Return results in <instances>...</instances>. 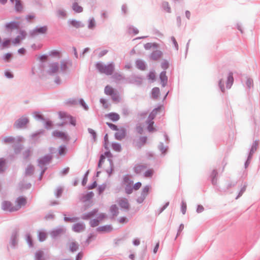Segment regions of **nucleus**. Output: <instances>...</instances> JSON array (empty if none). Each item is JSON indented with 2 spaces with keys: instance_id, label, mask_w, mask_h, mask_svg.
I'll return each instance as SVG.
<instances>
[{
  "instance_id": "1",
  "label": "nucleus",
  "mask_w": 260,
  "mask_h": 260,
  "mask_svg": "<svg viewBox=\"0 0 260 260\" xmlns=\"http://www.w3.org/2000/svg\"><path fill=\"white\" fill-rule=\"evenodd\" d=\"M71 63L66 60H62L58 62H52L49 66V71L51 73L67 71Z\"/></svg>"
},
{
  "instance_id": "2",
  "label": "nucleus",
  "mask_w": 260,
  "mask_h": 260,
  "mask_svg": "<svg viewBox=\"0 0 260 260\" xmlns=\"http://www.w3.org/2000/svg\"><path fill=\"white\" fill-rule=\"evenodd\" d=\"M224 77L219 82V86L222 92H224L226 89H230L234 82L233 74L232 72H229L225 75Z\"/></svg>"
},
{
  "instance_id": "3",
  "label": "nucleus",
  "mask_w": 260,
  "mask_h": 260,
  "mask_svg": "<svg viewBox=\"0 0 260 260\" xmlns=\"http://www.w3.org/2000/svg\"><path fill=\"white\" fill-rule=\"evenodd\" d=\"M164 109L163 106H160L158 107L157 108H155L154 109L151 113L150 114L148 117V120L146 122V124L147 125V131L150 133H153L155 131H156V128L154 126V122L153 121V119L155 117L156 115L157 114V112L162 110Z\"/></svg>"
},
{
  "instance_id": "4",
  "label": "nucleus",
  "mask_w": 260,
  "mask_h": 260,
  "mask_svg": "<svg viewBox=\"0 0 260 260\" xmlns=\"http://www.w3.org/2000/svg\"><path fill=\"white\" fill-rule=\"evenodd\" d=\"M96 68L101 73L107 75H112L114 71V65L113 63L105 65L99 62L96 64Z\"/></svg>"
},
{
  "instance_id": "5",
  "label": "nucleus",
  "mask_w": 260,
  "mask_h": 260,
  "mask_svg": "<svg viewBox=\"0 0 260 260\" xmlns=\"http://www.w3.org/2000/svg\"><path fill=\"white\" fill-rule=\"evenodd\" d=\"M151 189V186L149 185L145 186L142 189L140 196L137 199V202L139 203H142L147 195L148 194L149 191Z\"/></svg>"
},
{
  "instance_id": "6",
  "label": "nucleus",
  "mask_w": 260,
  "mask_h": 260,
  "mask_svg": "<svg viewBox=\"0 0 260 260\" xmlns=\"http://www.w3.org/2000/svg\"><path fill=\"white\" fill-rule=\"evenodd\" d=\"M52 136L63 141H68L69 140V137L67 133L58 130L54 131L52 133Z\"/></svg>"
},
{
  "instance_id": "7",
  "label": "nucleus",
  "mask_w": 260,
  "mask_h": 260,
  "mask_svg": "<svg viewBox=\"0 0 260 260\" xmlns=\"http://www.w3.org/2000/svg\"><path fill=\"white\" fill-rule=\"evenodd\" d=\"M106 217L104 214H100L97 219H94L90 221V224L92 227L98 226L100 223L106 219Z\"/></svg>"
},
{
  "instance_id": "8",
  "label": "nucleus",
  "mask_w": 260,
  "mask_h": 260,
  "mask_svg": "<svg viewBox=\"0 0 260 260\" xmlns=\"http://www.w3.org/2000/svg\"><path fill=\"white\" fill-rule=\"evenodd\" d=\"M2 208L3 210L9 212L15 211L14 206L9 201H4L2 204Z\"/></svg>"
},
{
  "instance_id": "9",
  "label": "nucleus",
  "mask_w": 260,
  "mask_h": 260,
  "mask_svg": "<svg viewBox=\"0 0 260 260\" xmlns=\"http://www.w3.org/2000/svg\"><path fill=\"white\" fill-rule=\"evenodd\" d=\"M112 157V154L109 151H106L104 154H102L101 155L100 159L99 162V167L101 168L102 166V164L104 162L106 157L108 158V160L109 161V163L111 165V162L110 158Z\"/></svg>"
},
{
  "instance_id": "10",
  "label": "nucleus",
  "mask_w": 260,
  "mask_h": 260,
  "mask_svg": "<svg viewBox=\"0 0 260 260\" xmlns=\"http://www.w3.org/2000/svg\"><path fill=\"white\" fill-rule=\"evenodd\" d=\"M47 26H42L35 28L31 32L32 36H37L38 35L44 34L47 32Z\"/></svg>"
},
{
  "instance_id": "11",
  "label": "nucleus",
  "mask_w": 260,
  "mask_h": 260,
  "mask_svg": "<svg viewBox=\"0 0 260 260\" xmlns=\"http://www.w3.org/2000/svg\"><path fill=\"white\" fill-rule=\"evenodd\" d=\"M29 122L27 117L22 116L20 117L17 122V127L23 128L25 127Z\"/></svg>"
},
{
  "instance_id": "12",
  "label": "nucleus",
  "mask_w": 260,
  "mask_h": 260,
  "mask_svg": "<svg viewBox=\"0 0 260 260\" xmlns=\"http://www.w3.org/2000/svg\"><path fill=\"white\" fill-rule=\"evenodd\" d=\"M27 203L26 198L23 196H20L17 198V210L24 206Z\"/></svg>"
},
{
  "instance_id": "13",
  "label": "nucleus",
  "mask_w": 260,
  "mask_h": 260,
  "mask_svg": "<svg viewBox=\"0 0 260 260\" xmlns=\"http://www.w3.org/2000/svg\"><path fill=\"white\" fill-rule=\"evenodd\" d=\"M119 205L122 208L128 209L129 205L127 199L125 198H121L118 201Z\"/></svg>"
},
{
  "instance_id": "14",
  "label": "nucleus",
  "mask_w": 260,
  "mask_h": 260,
  "mask_svg": "<svg viewBox=\"0 0 260 260\" xmlns=\"http://www.w3.org/2000/svg\"><path fill=\"white\" fill-rule=\"evenodd\" d=\"M146 168L147 166L146 165L137 164L134 167V170L136 174H139L142 172Z\"/></svg>"
},
{
  "instance_id": "15",
  "label": "nucleus",
  "mask_w": 260,
  "mask_h": 260,
  "mask_svg": "<svg viewBox=\"0 0 260 260\" xmlns=\"http://www.w3.org/2000/svg\"><path fill=\"white\" fill-rule=\"evenodd\" d=\"M73 229L76 232H81L85 229V226L82 223H77L73 225Z\"/></svg>"
},
{
  "instance_id": "16",
  "label": "nucleus",
  "mask_w": 260,
  "mask_h": 260,
  "mask_svg": "<svg viewBox=\"0 0 260 260\" xmlns=\"http://www.w3.org/2000/svg\"><path fill=\"white\" fill-rule=\"evenodd\" d=\"M118 131L115 134L116 138L118 140H121L124 138L126 135V132L125 129H120L119 130H117Z\"/></svg>"
},
{
  "instance_id": "17",
  "label": "nucleus",
  "mask_w": 260,
  "mask_h": 260,
  "mask_svg": "<svg viewBox=\"0 0 260 260\" xmlns=\"http://www.w3.org/2000/svg\"><path fill=\"white\" fill-rule=\"evenodd\" d=\"M98 212L97 209H94L91 212H90L88 213H85L83 215L82 218L83 219H88L91 217H92L96 213Z\"/></svg>"
},
{
  "instance_id": "18",
  "label": "nucleus",
  "mask_w": 260,
  "mask_h": 260,
  "mask_svg": "<svg viewBox=\"0 0 260 260\" xmlns=\"http://www.w3.org/2000/svg\"><path fill=\"white\" fill-rule=\"evenodd\" d=\"M26 36V33L24 31L21 29H19L17 27V43L25 38Z\"/></svg>"
},
{
  "instance_id": "19",
  "label": "nucleus",
  "mask_w": 260,
  "mask_h": 260,
  "mask_svg": "<svg viewBox=\"0 0 260 260\" xmlns=\"http://www.w3.org/2000/svg\"><path fill=\"white\" fill-rule=\"evenodd\" d=\"M116 92L115 89L109 85H107L105 88V93L107 95H111Z\"/></svg>"
},
{
  "instance_id": "20",
  "label": "nucleus",
  "mask_w": 260,
  "mask_h": 260,
  "mask_svg": "<svg viewBox=\"0 0 260 260\" xmlns=\"http://www.w3.org/2000/svg\"><path fill=\"white\" fill-rule=\"evenodd\" d=\"M162 55L161 51H154L151 55V58L153 60H157L159 59Z\"/></svg>"
},
{
  "instance_id": "21",
  "label": "nucleus",
  "mask_w": 260,
  "mask_h": 260,
  "mask_svg": "<svg viewBox=\"0 0 260 260\" xmlns=\"http://www.w3.org/2000/svg\"><path fill=\"white\" fill-rule=\"evenodd\" d=\"M160 79L163 86H165L167 82V77L166 75V72H162L160 74Z\"/></svg>"
},
{
  "instance_id": "22",
  "label": "nucleus",
  "mask_w": 260,
  "mask_h": 260,
  "mask_svg": "<svg viewBox=\"0 0 260 260\" xmlns=\"http://www.w3.org/2000/svg\"><path fill=\"white\" fill-rule=\"evenodd\" d=\"M107 117L113 121H117L119 119V115L115 113H111L107 115Z\"/></svg>"
},
{
  "instance_id": "23",
  "label": "nucleus",
  "mask_w": 260,
  "mask_h": 260,
  "mask_svg": "<svg viewBox=\"0 0 260 260\" xmlns=\"http://www.w3.org/2000/svg\"><path fill=\"white\" fill-rule=\"evenodd\" d=\"M98 231L104 232H109L112 230V228L110 225L99 227Z\"/></svg>"
},
{
  "instance_id": "24",
  "label": "nucleus",
  "mask_w": 260,
  "mask_h": 260,
  "mask_svg": "<svg viewBox=\"0 0 260 260\" xmlns=\"http://www.w3.org/2000/svg\"><path fill=\"white\" fill-rule=\"evenodd\" d=\"M133 181L129 178L128 175H125L123 178V183L124 186L132 185Z\"/></svg>"
},
{
  "instance_id": "25",
  "label": "nucleus",
  "mask_w": 260,
  "mask_h": 260,
  "mask_svg": "<svg viewBox=\"0 0 260 260\" xmlns=\"http://www.w3.org/2000/svg\"><path fill=\"white\" fill-rule=\"evenodd\" d=\"M72 8L77 13H81L83 11V8L79 6L77 3L73 4Z\"/></svg>"
},
{
  "instance_id": "26",
  "label": "nucleus",
  "mask_w": 260,
  "mask_h": 260,
  "mask_svg": "<svg viewBox=\"0 0 260 260\" xmlns=\"http://www.w3.org/2000/svg\"><path fill=\"white\" fill-rule=\"evenodd\" d=\"M69 23L71 25L76 28H79L82 26L81 22L76 20H71L69 21Z\"/></svg>"
},
{
  "instance_id": "27",
  "label": "nucleus",
  "mask_w": 260,
  "mask_h": 260,
  "mask_svg": "<svg viewBox=\"0 0 260 260\" xmlns=\"http://www.w3.org/2000/svg\"><path fill=\"white\" fill-rule=\"evenodd\" d=\"M159 89L157 87H155L152 89V96L153 98H157L159 94Z\"/></svg>"
},
{
  "instance_id": "28",
  "label": "nucleus",
  "mask_w": 260,
  "mask_h": 260,
  "mask_svg": "<svg viewBox=\"0 0 260 260\" xmlns=\"http://www.w3.org/2000/svg\"><path fill=\"white\" fill-rule=\"evenodd\" d=\"M93 197V193L91 191L89 192L83 197L82 201L83 202L87 201L88 200H90Z\"/></svg>"
},
{
  "instance_id": "29",
  "label": "nucleus",
  "mask_w": 260,
  "mask_h": 260,
  "mask_svg": "<svg viewBox=\"0 0 260 260\" xmlns=\"http://www.w3.org/2000/svg\"><path fill=\"white\" fill-rule=\"evenodd\" d=\"M12 42L10 40H6L4 41L2 44V49L8 48L10 46Z\"/></svg>"
},
{
  "instance_id": "30",
  "label": "nucleus",
  "mask_w": 260,
  "mask_h": 260,
  "mask_svg": "<svg viewBox=\"0 0 260 260\" xmlns=\"http://www.w3.org/2000/svg\"><path fill=\"white\" fill-rule=\"evenodd\" d=\"M124 188L125 192L128 194H131L134 190L133 186L132 185H125Z\"/></svg>"
},
{
  "instance_id": "31",
  "label": "nucleus",
  "mask_w": 260,
  "mask_h": 260,
  "mask_svg": "<svg viewBox=\"0 0 260 260\" xmlns=\"http://www.w3.org/2000/svg\"><path fill=\"white\" fill-rule=\"evenodd\" d=\"M69 247L72 251H76L78 248V244L74 242H72L70 243Z\"/></svg>"
},
{
  "instance_id": "32",
  "label": "nucleus",
  "mask_w": 260,
  "mask_h": 260,
  "mask_svg": "<svg viewBox=\"0 0 260 260\" xmlns=\"http://www.w3.org/2000/svg\"><path fill=\"white\" fill-rule=\"evenodd\" d=\"M39 239L40 241H44L47 238V234L44 232H40L39 233Z\"/></svg>"
},
{
  "instance_id": "33",
  "label": "nucleus",
  "mask_w": 260,
  "mask_h": 260,
  "mask_svg": "<svg viewBox=\"0 0 260 260\" xmlns=\"http://www.w3.org/2000/svg\"><path fill=\"white\" fill-rule=\"evenodd\" d=\"M136 65L139 69L142 70H144L145 68V65L144 62L142 60H137L136 62Z\"/></svg>"
},
{
  "instance_id": "34",
  "label": "nucleus",
  "mask_w": 260,
  "mask_h": 260,
  "mask_svg": "<svg viewBox=\"0 0 260 260\" xmlns=\"http://www.w3.org/2000/svg\"><path fill=\"white\" fill-rule=\"evenodd\" d=\"M112 99L113 101H114L115 102H119L120 101V97L119 94L117 93V92L116 91L113 94H112L111 95Z\"/></svg>"
},
{
  "instance_id": "35",
  "label": "nucleus",
  "mask_w": 260,
  "mask_h": 260,
  "mask_svg": "<svg viewBox=\"0 0 260 260\" xmlns=\"http://www.w3.org/2000/svg\"><path fill=\"white\" fill-rule=\"evenodd\" d=\"M6 161L3 158H0V172H3L5 169Z\"/></svg>"
},
{
  "instance_id": "36",
  "label": "nucleus",
  "mask_w": 260,
  "mask_h": 260,
  "mask_svg": "<svg viewBox=\"0 0 260 260\" xmlns=\"http://www.w3.org/2000/svg\"><path fill=\"white\" fill-rule=\"evenodd\" d=\"M64 219L67 222H76L78 220V218L77 217H68L64 216Z\"/></svg>"
},
{
  "instance_id": "37",
  "label": "nucleus",
  "mask_w": 260,
  "mask_h": 260,
  "mask_svg": "<svg viewBox=\"0 0 260 260\" xmlns=\"http://www.w3.org/2000/svg\"><path fill=\"white\" fill-rule=\"evenodd\" d=\"M110 210L113 215H116L118 213V209L116 205H113L111 207Z\"/></svg>"
},
{
  "instance_id": "38",
  "label": "nucleus",
  "mask_w": 260,
  "mask_h": 260,
  "mask_svg": "<svg viewBox=\"0 0 260 260\" xmlns=\"http://www.w3.org/2000/svg\"><path fill=\"white\" fill-rule=\"evenodd\" d=\"M12 54L11 53H7L5 54L3 57L4 60L6 61H9L12 58Z\"/></svg>"
},
{
  "instance_id": "39",
  "label": "nucleus",
  "mask_w": 260,
  "mask_h": 260,
  "mask_svg": "<svg viewBox=\"0 0 260 260\" xmlns=\"http://www.w3.org/2000/svg\"><path fill=\"white\" fill-rule=\"evenodd\" d=\"M43 252L41 251H38L36 253V260H44L43 258Z\"/></svg>"
},
{
  "instance_id": "40",
  "label": "nucleus",
  "mask_w": 260,
  "mask_h": 260,
  "mask_svg": "<svg viewBox=\"0 0 260 260\" xmlns=\"http://www.w3.org/2000/svg\"><path fill=\"white\" fill-rule=\"evenodd\" d=\"M148 79L152 81H154L155 79L156 75L155 73L153 71H151L149 73L148 76Z\"/></svg>"
},
{
  "instance_id": "41",
  "label": "nucleus",
  "mask_w": 260,
  "mask_h": 260,
  "mask_svg": "<svg viewBox=\"0 0 260 260\" xmlns=\"http://www.w3.org/2000/svg\"><path fill=\"white\" fill-rule=\"evenodd\" d=\"M187 206L186 204L184 202H182L181 204V212L183 214H185L186 211Z\"/></svg>"
},
{
  "instance_id": "42",
  "label": "nucleus",
  "mask_w": 260,
  "mask_h": 260,
  "mask_svg": "<svg viewBox=\"0 0 260 260\" xmlns=\"http://www.w3.org/2000/svg\"><path fill=\"white\" fill-rule=\"evenodd\" d=\"M153 174V171L152 169L148 170L145 172L144 176L146 177H150Z\"/></svg>"
},
{
  "instance_id": "43",
  "label": "nucleus",
  "mask_w": 260,
  "mask_h": 260,
  "mask_svg": "<svg viewBox=\"0 0 260 260\" xmlns=\"http://www.w3.org/2000/svg\"><path fill=\"white\" fill-rule=\"evenodd\" d=\"M62 232H63V230L62 229L57 230L55 231H53L51 233V235H52V236L55 237V236L58 235L59 234H60V233H61Z\"/></svg>"
},
{
  "instance_id": "44",
  "label": "nucleus",
  "mask_w": 260,
  "mask_h": 260,
  "mask_svg": "<svg viewBox=\"0 0 260 260\" xmlns=\"http://www.w3.org/2000/svg\"><path fill=\"white\" fill-rule=\"evenodd\" d=\"M95 25V21L93 19H91L89 20L88 27L92 29L94 27Z\"/></svg>"
},
{
  "instance_id": "45",
  "label": "nucleus",
  "mask_w": 260,
  "mask_h": 260,
  "mask_svg": "<svg viewBox=\"0 0 260 260\" xmlns=\"http://www.w3.org/2000/svg\"><path fill=\"white\" fill-rule=\"evenodd\" d=\"M5 75L8 78H12L14 77L13 74L8 70H7L5 72Z\"/></svg>"
},
{
  "instance_id": "46",
  "label": "nucleus",
  "mask_w": 260,
  "mask_h": 260,
  "mask_svg": "<svg viewBox=\"0 0 260 260\" xmlns=\"http://www.w3.org/2000/svg\"><path fill=\"white\" fill-rule=\"evenodd\" d=\"M142 186V184L141 182H138L137 183H136L134 186H133V188H134V190H138V189H139L140 188V187H141Z\"/></svg>"
},
{
  "instance_id": "47",
  "label": "nucleus",
  "mask_w": 260,
  "mask_h": 260,
  "mask_svg": "<svg viewBox=\"0 0 260 260\" xmlns=\"http://www.w3.org/2000/svg\"><path fill=\"white\" fill-rule=\"evenodd\" d=\"M50 55L53 56L57 57L58 58H59L60 57V53H59V52H58L57 51H52L50 53Z\"/></svg>"
},
{
  "instance_id": "48",
  "label": "nucleus",
  "mask_w": 260,
  "mask_h": 260,
  "mask_svg": "<svg viewBox=\"0 0 260 260\" xmlns=\"http://www.w3.org/2000/svg\"><path fill=\"white\" fill-rule=\"evenodd\" d=\"M23 9V6L21 3V1L17 0V12L21 11Z\"/></svg>"
},
{
  "instance_id": "49",
  "label": "nucleus",
  "mask_w": 260,
  "mask_h": 260,
  "mask_svg": "<svg viewBox=\"0 0 260 260\" xmlns=\"http://www.w3.org/2000/svg\"><path fill=\"white\" fill-rule=\"evenodd\" d=\"M57 14L59 17L64 18L66 16V13L62 10H59L57 12Z\"/></svg>"
},
{
  "instance_id": "50",
  "label": "nucleus",
  "mask_w": 260,
  "mask_h": 260,
  "mask_svg": "<svg viewBox=\"0 0 260 260\" xmlns=\"http://www.w3.org/2000/svg\"><path fill=\"white\" fill-rule=\"evenodd\" d=\"M163 7L164 9L167 12H170L171 8L169 6V4L168 3H165L163 4Z\"/></svg>"
},
{
  "instance_id": "51",
  "label": "nucleus",
  "mask_w": 260,
  "mask_h": 260,
  "mask_svg": "<svg viewBox=\"0 0 260 260\" xmlns=\"http://www.w3.org/2000/svg\"><path fill=\"white\" fill-rule=\"evenodd\" d=\"M107 124L109 126V127H110L111 129L114 131L118 130L117 126L115 124L108 122L107 123Z\"/></svg>"
},
{
  "instance_id": "52",
  "label": "nucleus",
  "mask_w": 260,
  "mask_h": 260,
  "mask_svg": "<svg viewBox=\"0 0 260 260\" xmlns=\"http://www.w3.org/2000/svg\"><path fill=\"white\" fill-rule=\"evenodd\" d=\"M136 132L140 134H142L143 132V128L140 125L137 126L136 127Z\"/></svg>"
},
{
  "instance_id": "53",
  "label": "nucleus",
  "mask_w": 260,
  "mask_h": 260,
  "mask_svg": "<svg viewBox=\"0 0 260 260\" xmlns=\"http://www.w3.org/2000/svg\"><path fill=\"white\" fill-rule=\"evenodd\" d=\"M88 132L92 135L93 139L95 140L96 138V133L95 132V131L91 128H89Z\"/></svg>"
},
{
  "instance_id": "54",
  "label": "nucleus",
  "mask_w": 260,
  "mask_h": 260,
  "mask_svg": "<svg viewBox=\"0 0 260 260\" xmlns=\"http://www.w3.org/2000/svg\"><path fill=\"white\" fill-rule=\"evenodd\" d=\"M246 84L248 86V88H250L253 84L252 80H251L250 79H248L246 80Z\"/></svg>"
},
{
  "instance_id": "55",
  "label": "nucleus",
  "mask_w": 260,
  "mask_h": 260,
  "mask_svg": "<svg viewBox=\"0 0 260 260\" xmlns=\"http://www.w3.org/2000/svg\"><path fill=\"white\" fill-rule=\"evenodd\" d=\"M4 141L6 142H9L11 143L14 141V139L12 138V137H6L4 138Z\"/></svg>"
},
{
  "instance_id": "56",
  "label": "nucleus",
  "mask_w": 260,
  "mask_h": 260,
  "mask_svg": "<svg viewBox=\"0 0 260 260\" xmlns=\"http://www.w3.org/2000/svg\"><path fill=\"white\" fill-rule=\"evenodd\" d=\"M7 27L10 28L11 29H15L16 27V25L14 22L10 23L7 25Z\"/></svg>"
},
{
  "instance_id": "57",
  "label": "nucleus",
  "mask_w": 260,
  "mask_h": 260,
  "mask_svg": "<svg viewBox=\"0 0 260 260\" xmlns=\"http://www.w3.org/2000/svg\"><path fill=\"white\" fill-rule=\"evenodd\" d=\"M26 241H27V243H28V244L29 245V246H32V239H31V238L30 236V235H27V236H26Z\"/></svg>"
},
{
  "instance_id": "58",
  "label": "nucleus",
  "mask_w": 260,
  "mask_h": 260,
  "mask_svg": "<svg viewBox=\"0 0 260 260\" xmlns=\"http://www.w3.org/2000/svg\"><path fill=\"white\" fill-rule=\"evenodd\" d=\"M152 46L156 47V45L155 44L147 43L145 45V48L146 49H150Z\"/></svg>"
},
{
  "instance_id": "59",
  "label": "nucleus",
  "mask_w": 260,
  "mask_h": 260,
  "mask_svg": "<svg viewBox=\"0 0 260 260\" xmlns=\"http://www.w3.org/2000/svg\"><path fill=\"white\" fill-rule=\"evenodd\" d=\"M171 41H172L173 44L174 45L175 47L178 49V44L177 42L175 39V38L174 37H171Z\"/></svg>"
},
{
  "instance_id": "60",
  "label": "nucleus",
  "mask_w": 260,
  "mask_h": 260,
  "mask_svg": "<svg viewBox=\"0 0 260 260\" xmlns=\"http://www.w3.org/2000/svg\"><path fill=\"white\" fill-rule=\"evenodd\" d=\"M80 103L83 106L85 110L88 109L87 106L86 105L85 103H84L83 100L81 99L80 100Z\"/></svg>"
},
{
  "instance_id": "61",
  "label": "nucleus",
  "mask_w": 260,
  "mask_h": 260,
  "mask_svg": "<svg viewBox=\"0 0 260 260\" xmlns=\"http://www.w3.org/2000/svg\"><path fill=\"white\" fill-rule=\"evenodd\" d=\"M161 67L162 68L164 69H166L168 68L169 67V63L167 61H164L162 64H161Z\"/></svg>"
},
{
  "instance_id": "62",
  "label": "nucleus",
  "mask_w": 260,
  "mask_h": 260,
  "mask_svg": "<svg viewBox=\"0 0 260 260\" xmlns=\"http://www.w3.org/2000/svg\"><path fill=\"white\" fill-rule=\"evenodd\" d=\"M18 52L20 55H23V54H24L25 53L26 50L24 48H21V49L18 50Z\"/></svg>"
},
{
  "instance_id": "63",
  "label": "nucleus",
  "mask_w": 260,
  "mask_h": 260,
  "mask_svg": "<svg viewBox=\"0 0 260 260\" xmlns=\"http://www.w3.org/2000/svg\"><path fill=\"white\" fill-rule=\"evenodd\" d=\"M101 103L103 104V106L105 108H108V105H107L106 104V101L104 99H101V101H100Z\"/></svg>"
},
{
  "instance_id": "64",
  "label": "nucleus",
  "mask_w": 260,
  "mask_h": 260,
  "mask_svg": "<svg viewBox=\"0 0 260 260\" xmlns=\"http://www.w3.org/2000/svg\"><path fill=\"white\" fill-rule=\"evenodd\" d=\"M108 52V51L106 50H102L99 53V56L102 57L105 55Z\"/></svg>"
}]
</instances>
